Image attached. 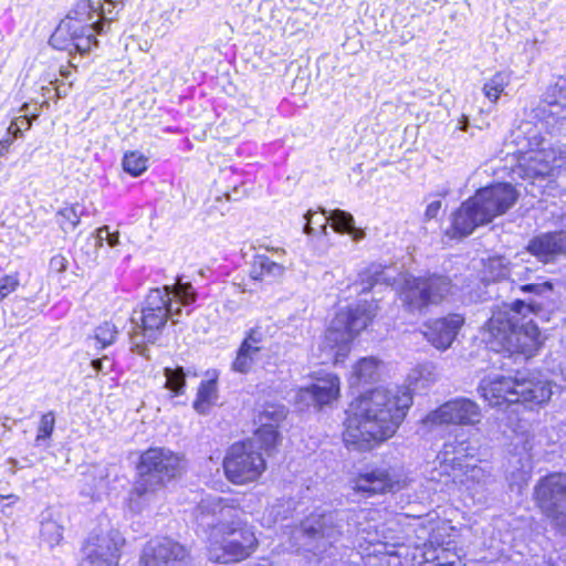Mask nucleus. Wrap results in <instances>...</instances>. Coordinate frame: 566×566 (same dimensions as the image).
Wrapping results in <instances>:
<instances>
[{
	"instance_id": "1",
	"label": "nucleus",
	"mask_w": 566,
	"mask_h": 566,
	"mask_svg": "<svg viewBox=\"0 0 566 566\" xmlns=\"http://www.w3.org/2000/svg\"><path fill=\"white\" fill-rule=\"evenodd\" d=\"M411 405L412 396L406 387H379L359 395L346 410L343 431L345 446L367 451L391 438Z\"/></svg>"
},
{
	"instance_id": "2",
	"label": "nucleus",
	"mask_w": 566,
	"mask_h": 566,
	"mask_svg": "<svg viewBox=\"0 0 566 566\" xmlns=\"http://www.w3.org/2000/svg\"><path fill=\"white\" fill-rule=\"evenodd\" d=\"M195 518L208 534V558L214 563H238L254 553L258 538L244 518L238 500L206 495L193 511Z\"/></svg>"
},
{
	"instance_id": "3",
	"label": "nucleus",
	"mask_w": 566,
	"mask_h": 566,
	"mask_svg": "<svg viewBox=\"0 0 566 566\" xmlns=\"http://www.w3.org/2000/svg\"><path fill=\"white\" fill-rule=\"evenodd\" d=\"M533 313V303L523 300L497 305L482 328L483 342L497 354L533 357L544 343L539 328L530 317Z\"/></svg>"
},
{
	"instance_id": "4",
	"label": "nucleus",
	"mask_w": 566,
	"mask_h": 566,
	"mask_svg": "<svg viewBox=\"0 0 566 566\" xmlns=\"http://www.w3.org/2000/svg\"><path fill=\"white\" fill-rule=\"evenodd\" d=\"M124 0H80L60 22L50 38V44L62 51L83 54L97 45L96 35L111 29Z\"/></svg>"
},
{
	"instance_id": "5",
	"label": "nucleus",
	"mask_w": 566,
	"mask_h": 566,
	"mask_svg": "<svg viewBox=\"0 0 566 566\" xmlns=\"http://www.w3.org/2000/svg\"><path fill=\"white\" fill-rule=\"evenodd\" d=\"M195 301L196 293L190 283L150 290L142 310L135 311L130 317L133 344L140 347L145 343H154L167 319L176 323L181 315V306H188Z\"/></svg>"
},
{
	"instance_id": "6",
	"label": "nucleus",
	"mask_w": 566,
	"mask_h": 566,
	"mask_svg": "<svg viewBox=\"0 0 566 566\" xmlns=\"http://www.w3.org/2000/svg\"><path fill=\"white\" fill-rule=\"evenodd\" d=\"M518 193L511 184L499 182L479 189L454 212L448 234L453 238L468 237L478 227L505 213L515 205Z\"/></svg>"
},
{
	"instance_id": "7",
	"label": "nucleus",
	"mask_w": 566,
	"mask_h": 566,
	"mask_svg": "<svg viewBox=\"0 0 566 566\" xmlns=\"http://www.w3.org/2000/svg\"><path fill=\"white\" fill-rule=\"evenodd\" d=\"M377 306L364 301L346 311H339L319 344L322 364H339L350 352V343L376 315Z\"/></svg>"
},
{
	"instance_id": "8",
	"label": "nucleus",
	"mask_w": 566,
	"mask_h": 566,
	"mask_svg": "<svg viewBox=\"0 0 566 566\" xmlns=\"http://www.w3.org/2000/svg\"><path fill=\"white\" fill-rule=\"evenodd\" d=\"M353 516L354 514L338 511L313 513L291 531L289 548H302L313 552L314 555H322L344 534L352 536L359 533V530L349 523Z\"/></svg>"
},
{
	"instance_id": "9",
	"label": "nucleus",
	"mask_w": 566,
	"mask_h": 566,
	"mask_svg": "<svg viewBox=\"0 0 566 566\" xmlns=\"http://www.w3.org/2000/svg\"><path fill=\"white\" fill-rule=\"evenodd\" d=\"M479 391L492 407L525 402L541 405L548 401L553 394L549 381L531 379L521 371H517L514 377L484 378L479 386Z\"/></svg>"
},
{
	"instance_id": "10",
	"label": "nucleus",
	"mask_w": 566,
	"mask_h": 566,
	"mask_svg": "<svg viewBox=\"0 0 566 566\" xmlns=\"http://www.w3.org/2000/svg\"><path fill=\"white\" fill-rule=\"evenodd\" d=\"M473 451L474 449L464 441L458 444L444 443L436 462H439L440 475L450 476L453 483L459 484L474 497L490 483L491 473L481 465L463 463L464 458L473 457Z\"/></svg>"
},
{
	"instance_id": "11",
	"label": "nucleus",
	"mask_w": 566,
	"mask_h": 566,
	"mask_svg": "<svg viewBox=\"0 0 566 566\" xmlns=\"http://www.w3.org/2000/svg\"><path fill=\"white\" fill-rule=\"evenodd\" d=\"M181 461L177 454L163 448H153L144 452L134 494L149 501L158 490L180 473Z\"/></svg>"
},
{
	"instance_id": "12",
	"label": "nucleus",
	"mask_w": 566,
	"mask_h": 566,
	"mask_svg": "<svg viewBox=\"0 0 566 566\" xmlns=\"http://www.w3.org/2000/svg\"><path fill=\"white\" fill-rule=\"evenodd\" d=\"M528 148L518 158V174L523 178L544 179L566 166V147L552 144L537 130H526Z\"/></svg>"
},
{
	"instance_id": "13",
	"label": "nucleus",
	"mask_w": 566,
	"mask_h": 566,
	"mask_svg": "<svg viewBox=\"0 0 566 566\" xmlns=\"http://www.w3.org/2000/svg\"><path fill=\"white\" fill-rule=\"evenodd\" d=\"M450 290L451 282L443 275L408 276L400 290V298L410 312H421L442 302Z\"/></svg>"
},
{
	"instance_id": "14",
	"label": "nucleus",
	"mask_w": 566,
	"mask_h": 566,
	"mask_svg": "<svg viewBox=\"0 0 566 566\" xmlns=\"http://www.w3.org/2000/svg\"><path fill=\"white\" fill-rule=\"evenodd\" d=\"M266 468V462L253 442L232 444L223 459L227 479L237 485H245L259 480Z\"/></svg>"
},
{
	"instance_id": "15",
	"label": "nucleus",
	"mask_w": 566,
	"mask_h": 566,
	"mask_svg": "<svg viewBox=\"0 0 566 566\" xmlns=\"http://www.w3.org/2000/svg\"><path fill=\"white\" fill-rule=\"evenodd\" d=\"M482 410L472 399L457 397L430 411L422 419V427L432 431L442 426L474 427L482 421Z\"/></svg>"
},
{
	"instance_id": "16",
	"label": "nucleus",
	"mask_w": 566,
	"mask_h": 566,
	"mask_svg": "<svg viewBox=\"0 0 566 566\" xmlns=\"http://www.w3.org/2000/svg\"><path fill=\"white\" fill-rule=\"evenodd\" d=\"M547 209L559 230L533 238L527 247L530 253L544 263L566 253V195L547 206Z\"/></svg>"
},
{
	"instance_id": "17",
	"label": "nucleus",
	"mask_w": 566,
	"mask_h": 566,
	"mask_svg": "<svg viewBox=\"0 0 566 566\" xmlns=\"http://www.w3.org/2000/svg\"><path fill=\"white\" fill-rule=\"evenodd\" d=\"M534 496L542 512L566 533V475L554 473L541 479Z\"/></svg>"
},
{
	"instance_id": "18",
	"label": "nucleus",
	"mask_w": 566,
	"mask_h": 566,
	"mask_svg": "<svg viewBox=\"0 0 566 566\" xmlns=\"http://www.w3.org/2000/svg\"><path fill=\"white\" fill-rule=\"evenodd\" d=\"M124 538L116 530L94 532L84 546L85 557L81 566H117Z\"/></svg>"
},
{
	"instance_id": "19",
	"label": "nucleus",
	"mask_w": 566,
	"mask_h": 566,
	"mask_svg": "<svg viewBox=\"0 0 566 566\" xmlns=\"http://www.w3.org/2000/svg\"><path fill=\"white\" fill-rule=\"evenodd\" d=\"M187 557L185 546L169 537H157L144 546L140 566H181Z\"/></svg>"
},
{
	"instance_id": "20",
	"label": "nucleus",
	"mask_w": 566,
	"mask_h": 566,
	"mask_svg": "<svg viewBox=\"0 0 566 566\" xmlns=\"http://www.w3.org/2000/svg\"><path fill=\"white\" fill-rule=\"evenodd\" d=\"M339 385V378L336 375L326 374L311 386L300 388L295 395V403L301 409L311 406L321 409L338 398Z\"/></svg>"
},
{
	"instance_id": "21",
	"label": "nucleus",
	"mask_w": 566,
	"mask_h": 566,
	"mask_svg": "<svg viewBox=\"0 0 566 566\" xmlns=\"http://www.w3.org/2000/svg\"><path fill=\"white\" fill-rule=\"evenodd\" d=\"M304 218L306 219L304 226V232L306 234H312L315 232L314 226H317L323 233H326L327 224L331 222L332 228L336 232L347 233L355 241H359L365 237V232L361 229L355 227L354 217L344 210H333L331 211L329 216H326L325 210H322L321 214L308 210Z\"/></svg>"
},
{
	"instance_id": "22",
	"label": "nucleus",
	"mask_w": 566,
	"mask_h": 566,
	"mask_svg": "<svg viewBox=\"0 0 566 566\" xmlns=\"http://www.w3.org/2000/svg\"><path fill=\"white\" fill-rule=\"evenodd\" d=\"M463 324L461 315L450 314L426 323L423 336L436 349L444 352L451 347Z\"/></svg>"
},
{
	"instance_id": "23",
	"label": "nucleus",
	"mask_w": 566,
	"mask_h": 566,
	"mask_svg": "<svg viewBox=\"0 0 566 566\" xmlns=\"http://www.w3.org/2000/svg\"><path fill=\"white\" fill-rule=\"evenodd\" d=\"M353 483L354 490L370 495L395 492L400 490L405 484L394 470L382 468L360 473Z\"/></svg>"
},
{
	"instance_id": "24",
	"label": "nucleus",
	"mask_w": 566,
	"mask_h": 566,
	"mask_svg": "<svg viewBox=\"0 0 566 566\" xmlns=\"http://www.w3.org/2000/svg\"><path fill=\"white\" fill-rule=\"evenodd\" d=\"M286 417V409L283 406H269L259 415L260 427L255 430L252 439L245 442H253L254 450L258 448L271 450L279 440L276 430L279 423Z\"/></svg>"
},
{
	"instance_id": "25",
	"label": "nucleus",
	"mask_w": 566,
	"mask_h": 566,
	"mask_svg": "<svg viewBox=\"0 0 566 566\" xmlns=\"http://www.w3.org/2000/svg\"><path fill=\"white\" fill-rule=\"evenodd\" d=\"M63 517L53 509H48L41 514L40 538L50 548L57 546L63 539Z\"/></svg>"
},
{
	"instance_id": "26",
	"label": "nucleus",
	"mask_w": 566,
	"mask_h": 566,
	"mask_svg": "<svg viewBox=\"0 0 566 566\" xmlns=\"http://www.w3.org/2000/svg\"><path fill=\"white\" fill-rule=\"evenodd\" d=\"M285 266L271 260L268 255L258 254L254 256L249 275L251 280L269 283L283 276Z\"/></svg>"
},
{
	"instance_id": "27",
	"label": "nucleus",
	"mask_w": 566,
	"mask_h": 566,
	"mask_svg": "<svg viewBox=\"0 0 566 566\" xmlns=\"http://www.w3.org/2000/svg\"><path fill=\"white\" fill-rule=\"evenodd\" d=\"M534 448V434L525 432L516 434L514 441L515 453L510 459V462L516 461L518 463L517 474L521 480H525L532 468V450Z\"/></svg>"
},
{
	"instance_id": "28",
	"label": "nucleus",
	"mask_w": 566,
	"mask_h": 566,
	"mask_svg": "<svg viewBox=\"0 0 566 566\" xmlns=\"http://www.w3.org/2000/svg\"><path fill=\"white\" fill-rule=\"evenodd\" d=\"M207 379L201 381L197 398L193 402V408L199 413H207L209 408L216 403L218 399L217 381L219 373L216 369L208 370L206 373Z\"/></svg>"
},
{
	"instance_id": "29",
	"label": "nucleus",
	"mask_w": 566,
	"mask_h": 566,
	"mask_svg": "<svg viewBox=\"0 0 566 566\" xmlns=\"http://www.w3.org/2000/svg\"><path fill=\"white\" fill-rule=\"evenodd\" d=\"M513 72L511 70H501L484 81L482 93L484 97L493 105L497 104L502 94L512 83Z\"/></svg>"
},
{
	"instance_id": "30",
	"label": "nucleus",
	"mask_w": 566,
	"mask_h": 566,
	"mask_svg": "<svg viewBox=\"0 0 566 566\" xmlns=\"http://www.w3.org/2000/svg\"><path fill=\"white\" fill-rule=\"evenodd\" d=\"M380 361L375 357L361 358L354 367L349 377L350 387H359L375 381L379 377Z\"/></svg>"
},
{
	"instance_id": "31",
	"label": "nucleus",
	"mask_w": 566,
	"mask_h": 566,
	"mask_svg": "<svg viewBox=\"0 0 566 566\" xmlns=\"http://www.w3.org/2000/svg\"><path fill=\"white\" fill-rule=\"evenodd\" d=\"M391 277L379 264H371L359 273V281L354 284L358 293H367L377 284H390Z\"/></svg>"
},
{
	"instance_id": "32",
	"label": "nucleus",
	"mask_w": 566,
	"mask_h": 566,
	"mask_svg": "<svg viewBox=\"0 0 566 566\" xmlns=\"http://www.w3.org/2000/svg\"><path fill=\"white\" fill-rule=\"evenodd\" d=\"M549 113L557 118H566V77L559 78L547 94Z\"/></svg>"
},
{
	"instance_id": "33",
	"label": "nucleus",
	"mask_w": 566,
	"mask_h": 566,
	"mask_svg": "<svg viewBox=\"0 0 566 566\" xmlns=\"http://www.w3.org/2000/svg\"><path fill=\"white\" fill-rule=\"evenodd\" d=\"M123 169L133 177H138L147 170L148 158L138 150L125 153L122 160Z\"/></svg>"
},
{
	"instance_id": "34",
	"label": "nucleus",
	"mask_w": 566,
	"mask_h": 566,
	"mask_svg": "<svg viewBox=\"0 0 566 566\" xmlns=\"http://www.w3.org/2000/svg\"><path fill=\"white\" fill-rule=\"evenodd\" d=\"M164 376L166 378L165 388L168 389L172 396L184 395L186 388V373L182 367L164 368Z\"/></svg>"
},
{
	"instance_id": "35",
	"label": "nucleus",
	"mask_w": 566,
	"mask_h": 566,
	"mask_svg": "<svg viewBox=\"0 0 566 566\" xmlns=\"http://www.w3.org/2000/svg\"><path fill=\"white\" fill-rule=\"evenodd\" d=\"M428 554L424 553V566H464L460 556L449 549L441 548L437 555L432 553L430 557Z\"/></svg>"
},
{
	"instance_id": "36",
	"label": "nucleus",
	"mask_w": 566,
	"mask_h": 566,
	"mask_svg": "<svg viewBox=\"0 0 566 566\" xmlns=\"http://www.w3.org/2000/svg\"><path fill=\"white\" fill-rule=\"evenodd\" d=\"M411 380L419 384L420 387H427L438 379L437 367L432 363L419 365L410 376Z\"/></svg>"
},
{
	"instance_id": "37",
	"label": "nucleus",
	"mask_w": 566,
	"mask_h": 566,
	"mask_svg": "<svg viewBox=\"0 0 566 566\" xmlns=\"http://www.w3.org/2000/svg\"><path fill=\"white\" fill-rule=\"evenodd\" d=\"M117 335V328L114 324L105 322L96 327L94 335V346L105 348L114 343Z\"/></svg>"
},
{
	"instance_id": "38",
	"label": "nucleus",
	"mask_w": 566,
	"mask_h": 566,
	"mask_svg": "<svg viewBox=\"0 0 566 566\" xmlns=\"http://www.w3.org/2000/svg\"><path fill=\"white\" fill-rule=\"evenodd\" d=\"M55 427V415L52 411H49L42 415L39 426L38 432L35 437V442L38 446H41L43 441L50 439L53 433Z\"/></svg>"
},
{
	"instance_id": "39",
	"label": "nucleus",
	"mask_w": 566,
	"mask_h": 566,
	"mask_svg": "<svg viewBox=\"0 0 566 566\" xmlns=\"http://www.w3.org/2000/svg\"><path fill=\"white\" fill-rule=\"evenodd\" d=\"M29 104H23L20 112L23 113L22 115L15 117L10 126L8 127V133L12 135L13 138H18L22 134V126L20 125V122H27L25 130L30 129L32 125V120L38 118L39 114L34 113L31 117L28 115Z\"/></svg>"
},
{
	"instance_id": "40",
	"label": "nucleus",
	"mask_w": 566,
	"mask_h": 566,
	"mask_svg": "<svg viewBox=\"0 0 566 566\" xmlns=\"http://www.w3.org/2000/svg\"><path fill=\"white\" fill-rule=\"evenodd\" d=\"M59 222L63 231L67 232L74 230L80 223V212L75 206H70L61 209L57 212Z\"/></svg>"
},
{
	"instance_id": "41",
	"label": "nucleus",
	"mask_w": 566,
	"mask_h": 566,
	"mask_svg": "<svg viewBox=\"0 0 566 566\" xmlns=\"http://www.w3.org/2000/svg\"><path fill=\"white\" fill-rule=\"evenodd\" d=\"M486 269L490 277L493 280H500L511 275L509 263L503 256H494L489 259Z\"/></svg>"
},
{
	"instance_id": "42",
	"label": "nucleus",
	"mask_w": 566,
	"mask_h": 566,
	"mask_svg": "<svg viewBox=\"0 0 566 566\" xmlns=\"http://www.w3.org/2000/svg\"><path fill=\"white\" fill-rule=\"evenodd\" d=\"M20 286L19 275L17 273L7 274L0 277V303L9 295L14 293Z\"/></svg>"
},
{
	"instance_id": "43",
	"label": "nucleus",
	"mask_w": 566,
	"mask_h": 566,
	"mask_svg": "<svg viewBox=\"0 0 566 566\" xmlns=\"http://www.w3.org/2000/svg\"><path fill=\"white\" fill-rule=\"evenodd\" d=\"M254 363V358L247 353L238 349L237 357L232 363V369L234 371L245 374L248 373Z\"/></svg>"
},
{
	"instance_id": "44",
	"label": "nucleus",
	"mask_w": 566,
	"mask_h": 566,
	"mask_svg": "<svg viewBox=\"0 0 566 566\" xmlns=\"http://www.w3.org/2000/svg\"><path fill=\"white\" fill-rule=\"evenodd\" d=\"M518 289L523 293H531L537 296H543L553 291V284L551 282L530 283L520 285Z\"/></svg>"
},
{
	"instance_id": "45",
	"label": "nucleus",
	"mask_w": 566,
	"mask_h": 566,
	"mask_svg": "<svg viewBox=\"0 0 566 566\" xmlns=\"http://www.w3.org/2000/svg\"><path fill=\"white\" fill-rule=\"evenodd\" d=\"M96 239L99 244H102L103 241H106V243L111 248H115L119 244V234L118 232H111V229L108 226L101 227L96 231Z\"/></svg>"
},
{
	"instance_id": "46",
	"label": "nucleus",
	"mask_w": 566,
	"mask_h": 566,
	"mask_svg": "<svg viewBox=\"0 0 566 566\" xmlns=\"http://www.w3.org/2000/svg\"><path fill=\"white\" fill-rule=\"evenodd\" d=\"M265 339V333L260 327L251 328L244 340L249 342L252 345H255L260 348H262V344Z\"/></svg>"
},
{
	"instance_id": "47",
	"label": "nucleus",
	"mask_w": 566,
	"mask_h": 566,
	"mask_svg": "<svg viewBox=\"0 0 566 566\" xmlns=\"http://www.w3.org/2000/svg\"><path fill=\"white\" fill-rule=\"evenodd\" d=\"M67 264L69 262L65 256L56 254L51 258L49 268L51 272L62 273L67 269Z\"/></svg>"
},
{
	"instance_id": "48",
	"label": "nucleus",
	"mask_w": 566,
	"mask_h": 566,
	"mask_svg": "<svg viewBox=\"0 0 566 566\" xmlns=\"http://www.w3.org/2000/svg\"><path fill=\"white\" fill-rule=\"evenodd\" d=\"M441 209V201L440 200H433L431 201L428 206H427V209H426V212H424V219L426 220H432V219H436L439 211Z\"/></svg>"
},
{
	"instance_id": "49",
	"label": "nucleus",
	"mask_w": 566,
	"mask_h": 566,
	"mask_svg": "<svg viewBox=\"0 0 566 566\" xmlns=\"http://www.w3.org/2000/svg\"><path fill=\"white\" fill-rule=\"evenodd\" d=\"M239 349L247 353L248 355H250L253 358H255V355L261 350L260 347L252 345L244 339H243L242 344L240 345Z\"/></svg>"
},
{
	"instance_id": "50",
	"label": "nucleus",
	"mask_w": 566,
	"mask_h": 566,
	"mask_svg": "<svg viewBox=\"0 0 566 566\" xmlns=\"http://www.w3.org/2000/svg\"><path fill=\"white\" fill-rule=\"evenodd\" d=\"M11 144L12 138L10 137L0 140V157L4 156L9 151Z\"/></svg>"
},
{
	"instance_id": "51",
	"label": "nucleus",
	"mask_w": 566,
	"mask_h": 566,
	"mask_svg": "<svg viewBox=\"0 0 566 566\" xmlns=\"http://www.w3.org/2000/svg\"><path fill=\"white\" fill-rule=\"evenodd\" d=\"M273 513V509L269 511V507L265 509L264 513H263V516L261 518V524L263 526H266L269 527L271 525V523L275 522L276 520L275 518H271L269 515H272Z\"/></svg>"
},
{
	"instance_id": "52",
	"label": "nucleus",
	"mask_w": 566,
	"mask_h": 566,
	"mask_svg": "<svg viewBox=\"0 0 566 566\" xmlns=\"http://www.w3.org/2000/svg\"><path fill=\"white\" fill-rule=\"evenodd\" d=\"M428 542H429L430 545H433V544L442 545V542L439 541V538H438V536L436 534V528L434 527H430V530H429Z\"/></svg>"
},
{
	"instance_id": "53",
	"label": "nucleus",
	"mask_w": 566,
	"mask_h": 566,
	"mask_svg": "<svg viewBox=\"0 0 566 566\" xmlns=\"http://www.w3.org/2000/svg\"><path fill=\"white\" fill-rule=\"evenodd\" d=\"M92 367L96 371L103 370V359H94V360H92Z\"/></svg>"
},
{
	"instance_id": "54",
	"label": "nucleus",
	"mask_w": 566,
	"mask_h": 566,
	"mask_svg": "<svg viewBox=\"0 0 566 566\" xmlns=\"http://www.w3.org/2000/svg\"><path fill=\"white\" fill-rule=\"evenodd\" d=\"M4 499H8V500H11L12 503L17 502L19 500V497L14 494H10L8 496H1V500H4Z\"/></svg>"
},
{
	"instance_id": "55",
	"label": "nucleus",
	"mask_w": 566,
	"mask_h": 566,
	"mask_svg": "<svg viewBox=\"0 0 566 566\" xmlns=\"http://www.w3.org/2000/svg\"><path fill=\"white\" fill-rule=\"evenodd\" d=\"M468 125H469V120H468V118H465V117H464V118L460 122L459 127H460L461 129H465V127H468Z\"/></svg>"
},
{
	"instance_id": "56",
	"label": "nucleus",
	"mask_w": 566,
	"mask_h": 566,
	"mask_svg": "<svg viewBox=\"0 0 566 566\" xmlns=\"http://www.w3.org/2000/svg\"><path fill=\"white\" fill-rule=\"evenodd\" d=\"M273 251L276 253V254H283L284 253V250L283 249H273Z\"/></svg>"
},
{
	"instance_id": "57",
	"label": "nucleus",
	"mask_w": 566,
	"mask_h": 566,
	"mask_svg": "<svg viewBox=\"0 0 566 566\" xmlns=\"http://www.w3.org/2000/svg\"><path fill=\"white\" fill-rule=\"evenodd\" d=\"M20 125L22 126V130L25 129L27 122H20Z\"/></svg>"
},
{
	"instance_id": "58",
	"label": "nucleus",
	"mask_w": 566,
	"mask_h": 566,
	"mask_svg": "<svg viewBox=\"0 0 566 566\" xmlns=\"http://www.w3.org/2000/svg\"><path fill=\"white\" fill-rule=\"evenodd\" d=\"M520 127H533L530 123L523 124Z\"/></svg>"
},
{
	"instance_id": "59",
	"label": "nucleus",
	"mask_w": 566,
	"mask_h": 566,
	"mask_svg": "<svg viewBox=\"0 0 566 566\" xmlns=\"http://www.w3.org/2000/svg\"><path fill=\"white\" fill-rule=\"evenodd\" d=\"M10 462L12 463L13 468H15L17 461L15 460H10Z\"/></svg>"
}]
</instances>
